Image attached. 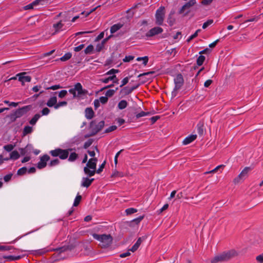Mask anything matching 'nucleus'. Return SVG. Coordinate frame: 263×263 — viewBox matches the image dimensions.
Wrapping results in <instances>:
<instances>
[{
  "label": "nucleus",
  "mask_w": 263,
  "mask_h": 263,
  "mask_svg": "<svg viewBox=\"0 0 263 263\" xmlns=\"http://www.w3.org/2000/svg\"><path fill=\"white\" fill-rule=\"evenodd\" d=\"M238 253L234 249L224 251L218 254L211 259V263H219L227 261L232 258L238 255Z\"/></svg>",
  "instance_id": "nucleus-1"
},
{
  "label": "nucleus",
  "mask_w": 263,
  "mask_h": 263,
  "mask_svg": "<svg viewBox=\"0 0 263 263\" xmlns=\"http://www.w3.org/2000/svg\"><path fill=\"white\" fill-rule=\"evenodd\" d=\"M93 238L100 241V246L102 248H106L112 243L113 238L110 234H98L93 233L92 234Z\"/></svg>",
  "instance_id": "nucleus-2"
},
{
  "label": "nucleus",
  "mask_w": 263,
  "mask_h": 263,
  "mask_svg": "<svg viewBox=\"0 0 263 263\" xmlns=\"http://www.w3.org/2000/svg\"><path fill=\"white\" fill-rule=\"evenodd\" d=\"M76 247V245L73 243L69 244L67 246H64L62 247L57 248L55 249H53L52 250H48L46 248L39 249L37 250L34 251L35 254L37 255H42L46 253L49 252V251H55L57 252H58L59 254L64 252L66 251L69 250L71 251L73 249H74Z\"/></svg>",
  "instance_id": "nucleus-3"
},
{
  "label": "nucleus",
  "mask_w": 263,
  "mask_h": 263,
  "mask_svg": "<svg viewBox=\"0 0 263 263\" xmlns=\"http://www.w3.org/2000/svg\"><path fill=\"white\" fill-rule=\"evenodd\" d=\"M69 92L73 95V98H75L86 96L88 93V91L86 89H83L81 84L78 82L74 85V88L69 90Z\"/></svg>",
  "instance_id": "nucleus-4"
},
{
  "label": "nucleus",
  "mask_w": 263,
  "mask_h": 263,
  "mask_svg": "<svg viewBox=\"0 0 263 263\" xmlns=\"http://www.w3.org/2000/svg\"><path fill=\"white\" fill-rule=\"evenodd\" d=\"M105 125L104 121L102 120L97 124L96 120H92L90 122L89 128L92 131V135H96L101 131Z\"/></svg>",
  "instance_id": "nucleus-5"
},
{
  "label": "nucleus",
  "mask_w": 263,
  "mask_h": 263,
  "mask_svg": "<svg viewBox=\"0 0 263 263\" xmlns=\"http://www.w3.org/2000/svg\"><path fill=\"white\" fill-rule=\"evenodd\" d=\"M165 16V8L163 6L159 7L156 12L155 23L157 25H162L163 23Z\"/></svg>",
  "instance_id": "nucleus-6"
},
{
  "label": "nucleus",
  "mask_w": 263,
  "mask_h": 263,
  "mask_svg": "<svg viewBox=\"0 0 263 263\" xmlns=\"http://www.w3.org/2000/svg\"><path fill=\"white\" fill-rule=\"evenodd\" d=\"M252 170L251 167H246L239 175L234 179L235 183H238L240 180H243L248 177V173Z\"/></svg>",
  "instance_id": "nucleus-7"
},
{
  "label": "nucleus",
  "mask_w": 263,
  "mask_h": 263,
  "mask_svg": "<svg viewBox=\"0 0 263 263\" xmlns=\"http://www.w3.org/2000/svg\"><path fill=\"white\" fill-rule=\"evenodd\" d=\"M32 109V106L31 105H26L23 106L21 108H19L18 109L15 110L14 112L16 115L17 118H21L25 114H26L27 112L30 111Z\"/></svg>",
  "instance_id": "nucleus-8"
},
{
  "label": "nucleus",
  "mask_w": 263,
  "mask_h": 263,
  "mask_svg": "<svg viewBox=\"0 0 263 263\" xmlns=\"http://www.w3.org/2000/svg\"><path fill=\"white\" fill-rule=\"evenodd\" d=\"M163 31V29L161 27L158 26L155 27L147 31L145 34V36L147 37H151L161 33Z\"/></svg>",
  "instance_id": "nucleus-9"
},
{
  "label": "nucleus",
  "mask_w": 263,
  "mask_h": 263,
  "mask_svg": "<svg viewBox=\"0 0 263 263\" xmlns=\"http://www.w3.org/2000/svg\"><path fill=\"white\" fill-rule=\"evenodd\" d=\"M175 89H180L184 84V79L181 73H178L174 79Z\"/></svg>",
  "instance_id": "nucleus-10"
},
{
  "label": "nucleus",
  "mask_w": 263,
  "mask_h": 263,
  "mask_svg": "<svg viewBox=\"0 0 263 263\" xmlns=\"http://www.w3.org/2000/svg\"><path fill=\"white\" fill-rule=\"evenodd\" d=\"M50 159V157L47 155H44L40 158V161L37 164V167L39 169H42L47 165V162Z\"/></svg>",
  "instance_id": "nucleus-11"
},
{
  "label": "nucleus",
  "mask_w": 263,
  "mask_h": 263,
  "mask_svg": "<svg viewBox=\"0 0 263 263\" xmlns=\"http://www.w3.org/2000/svg\"><path fill=\"white\" fill-rule=\"evenodd\" d=\"M26 72H23L16 74V76L18 77V80L22 82V85H24V83L30 82L31 80V77L29 76H25Z\"/></svg>",
  "instance_id": "nucleus-12"
},
{
  "label": "nucleus",
  "mask_w": 263,
  "mask_h": 263,
  "mask_svg": "<svg viewBox=\"0 0 263 263\" xmlns=\"http://www.w3.org/2000/svg\"><path fill=\"white\" fill-rule=\"evenodd\" d=\"M196 3V0H190L188 2L186 3L179 10L178 13L179 14L183 13L185 10L186 9H189L190 7H192Z\"/></svg>",
  "instance_id": "nucleus-13"
},
{
  "label": "nucleus",
  "mask_w": 263,
  "mask_h": 263,
  "mask_svg": "<svg viewBox=\"0 0 263 263\" xmlns=\"http://www.w3.org/2000/svg\"><path fill=\"white\" fill-rule=\"evenodd\" d=\"M109 81H112L113 83L118 84L119 80L118 78H117L115 74L112 75L111 76H110L106 78L100 79L101 82L106 84L108 83L109 82Z\"/></svg>",
  "instance_id": "nucleus-14"
},
{
  "label": "nucleus",
  "mask_w": 263,
  "mask_h": 263,
  "mask_svg": "<svg viewBox=\"0 0 263 263\" xmlns=\"http://www.w3.org/2000/svg\"><path fill=\"white\" fill-rule=\"evenodd\" d=\"M146 238L145 236H142L139 237L137 240L136 242L133 246V247L129 249V251L134 252L137 250L139 246H140L142 242Z\"/></svg>",
  "instance_id": "nucleus-15"
},
{
  "label": "nucleus",
  "mask_w": 263,
  "mask_h": 263,
  "mask_svg": "<svg viewBox=\"0 0 263 263\" xmlns=\"http://www.w3.org/2000/svg\"><path fill=\"white\" fill-rule=\"evenodd\" d=\"M98 159L97 158H92L90 159L86 164V167H89L91 170H96L97 166V162Z\"/></svg>",
  "instance_id": "nucleus-16"
},
{
  "label": "nucleus",
  "mask_w": 263,
  "mask_h": 263,
  "mask_svg": "<svg viewBox=\"0 0 263 263\" xmlns=\"http://www.w3.org/2000/svg\"><path fill=\"white\" fill-rule=\"evenodd\" d=\"M33 149V146L31 144H28L25 148H21L20 149L21 155L24 156L27 154L31 153Z\"/></svg>",
  "instance_id": "nucleus-17"
},
{
  "label": "nucleus",
  "mask_w": 263,
  "mask_h": 263,
  "mask_svg": "<svg viewBox=\"0 0 263 263\" xmlns=\"http://www.w3.org/2000/svg\"><path fill=\"white\" fill-rule=\"evenodd\" d=\"M73 150V148H70L66 149H61L60 154L59 155V158L61 159L64 160L68 158L69 155V152H71Z\"/></svg>",
  "instance_id": "nucleus-18"
},
{
  "label": "nucleus",
  "mask_w": 263,
  "mask_h": 263,
  "mask_svg": "<svg viewBox=\"0 0 263 263\" xmlns=\"http://www.w3.org/2000/svg\"><path fill=\"white\" fill-rule=\"evenodd\" d=\"M94 180V178L89 179L87 177H83L81 183V186L88 187Z\"/></svg>",
  "instance_id": "nucleus-19"
},
{
  "label": "nucleus",
  "mask_w": 263,
  "mask_h": 263,
  "mask_svg": "<svg viewBox=\"0 0 263 263\" xmlns=\"http://www.w3.org/2000/svg\"><path fill=\"white\" fill-rule=\"evenodd\" d=\"M85 117L87 119H91L95 115V112L91 107H87L85 110Z\"/></svg>",
  "instance_id": "nucleus-20"
},
{
  "label": "nucleus",
  "mask_w": 263,
  "mask_h": 263,
  "mask_svg": "<svg viewBox=\"0 0 263 263\" xmlns=\"http://www.w3.org/2000/svg\"><path fill=\"white\" fill-rule=\"evenodd\" d=\"M197 138L196 135H191L186 137L183 141V144L184 145H187L191 143L192 142L194 141Z\"/></svg>",
  "instance_id": "nucleus-21"
},
{
  "label": "nucleus",
  "mask_w": 263,
  "mask_h": 263,
  "mask_svg": "<svg viewBox=\"0 0 263 263\" xmlns=\"http://www.w3.org/2000/svg\"><path fill=\"white\" fill-rule=\"evenodd\" d=\"M57 102V98L55 96H52L50 98V99L48 100L47 102L46 103V105L49 107H54V106H56Z\"/></svg>",
  "instance_id": "nucleus-22"
},
{
  "label": "nucleus",
  "mask_w": 263,
  "mask_h": 263,
  "mask_svg": "<svg viewBox=\"0 0 263 263\" xmlns=\"http://www.w3.org/2000/svg\"><path fill=\"white\" fill-rule=\"evenodd\" d=\"M132 90H131L130 87L127 86L124 87L120 91V94L121 95L122 97H125L130 94L132 92Z\"/></svg>",
  "instance_id": "nucleus-23"
},
{
  "label": "nucleus",
  "mask_w": 263,
  "mask_h": 263,
  "mask_svg": "<svg viewBox=\"0 0 263 263\" xmlns=\"http://www.w3.org/2000/svg\"><path fill=\"white\" fill-rule=\"evenodd\" d=\"M123 26V24L121 23H118L114 24L110 28V33L113 34L119 30Z\"/></svg>",
  "instance_id": "nucleus-24"
},
{
  "label": "nucleus",
  "mask_w": 263,
  "mask_h": 263,
  "mask_svg": "<svg viewBox=\"0 0 263 263\" xmlns=\"http://www.w3.org/2000/svg\"><path fill=\"white\" fill-rule=\"evenodd\" d=\"M22 256L18 255V256H12V255H8V256H3V258L7 259V261H12V260H19L22 258Z\"/></svg>",
  "instance_id": "nucleus-25"
},
{
  "label": "nucleus",
  "mask_w": 263,
  "mask_h": 263,
  "mask_svg": "<svg viewBox=\"0 0 263 263\" xmlns=\"http://www.w3.org/2000/svg\"><path fill=\"white\" fill-rule=\"evenodd\" d=\"M197 133L200 136H202L204 132V124L202 122H199L197 125Z\"/></svg>",
  "instance_id": "nucleus-26"
},
{
  "label": "nucleus",
  "mask_w": 263,
  "mask_h": 263,
  "mask_svg": "<svg viewBox=\"0 0 263 263\" xmlns=\"http://www.w3.org/2000/svg\"><path fill=\"white\" fill-rule=\"evenodd\" d=\"M89 167H84V172L89 177L93 176L96 173V169L90 170Z\"/></svg>",
  "instance_id": "nucleus-27"
},
{
  "label": "nucleus",
  "mask_w": 263,
  "mask_h": 263,
  "mask_svg": "<svg viewBox=\"0 0 263 263\" xmlns=\"http://www.w3.org/2000/svg\"><path fill=\"white\" fill-rule=\"evenodd\" d=\"M33 131L32 127L30 126H25L23 130V136L24 137L28 134H31Z\"/></svg>",
  "instance_id": "nucleus-28"
},
{
  "label": "nucleus",
  "mask_w": 263,
  "mask_h": 263,
  "mask_svg": "<svg viewBox=\"0 0 263 263\" xmlns=\"http://www.w3.org/2000/svg\"><path fill=\"white\" fill-rule=\"evenodd\" d=\"M128 105L127 102L125 100H122L118 104V107L119 109L122 110L125 109Z\"/></svg>",
  "instance_id": "nucleus-29"
},
{
  "label": "nucleus",
  "mask_w": 263,
  "mask_h": 263,
  "mask_svg": "<svg viewBox=\"0 0 263 263\" xmlns=\"http://www.w3.org/2000/svg\"><path fill=\"white\" fill-rule=\"evenodd\" d=\"M94 51V47L92 45H88L84 50L85 54H90L93 53Z\"/></svg>",
  "instance_id": "nucleus-30"
},
{
  "label": "nucleus",
  "mask_w": 263,
  "mask_h": 263,
  "mask_svg": "<svg viewBox=\"0 0 263 263\" xmlns=\"http://www.w3.org/2000/svg\"><path fill=\"white\" fill-rule=\"evenodd\" d=\"M20 156V155L17 151H13L10 153V159L15 160L18 159Z\"/></svg>",
  "instance_id": "nucleus-31"
},
{
  "label": "nucleus",
  "mask_w": 263,
  "mask_h": 263,
  "mask_svg": "<svg viewBox=\"0 0 263 263\" xmlns=\"http://www.w3.org/2000/svg\"><path fill=\"white\" fill-rule=\"evenodd\" d=\"M174 12H172L168 15L167 18V22L169 24L170 26H172L175 22V18L172 17V15L174 14Z\"/></svg>",
  "instance_id": "nucleus-32"
},
{
  "label": "nucleus",
  "mask_w": 263,
  "mask_h": 263,
  "mask_svg": "<svg viewBox=\"0 0 263 263\" xmlns=\"http://www.w3.org/2000/svg\"><path fill=\"white\" fill-rule=\"evenodd\" d=\"M40 117L41 115L39 114H36L29 121V123L32 125H35Z\"/></svg>",
  "instance_id": "nucleus-33"
},
{
  "label": "nucleus",
  "mask_w": 263,
  "mask_h": 263,
  "mask_svg": "<svg viewBox=\"0 0 263 263\" xmlns=\"http://www.w3.org/2000/svg\"><path fill=\"white\" fill-rule=\"evenodd\" d=\"M205 58L203 55H200L197 59V65L199 66H201L204 62Z\"/></svg>",
  "instance_id": "nucleus-34"
},
{
  "label": "nucleus",
  "mask_w": 263,
  "mask_h": 263,
  "mask_svg": "<svg viewBox=\"0 0 263 263\" xmlns=\"http://www.w3.org/2000/svg\"><path fill=\"white\" fill-rule=\"evenodd\" d=\"M78 154L75 152L71 153L69 157L68 161L70 162H73L78 158Z\"/></svg>",
  "instance_id": "nucleus-35"
},
{
  "label": "nucleus",
  "mask_w": 263,
  "mask_h": 263,
  "mask_svg": "<svg viewBox=\"0 0 263 263\" xmlns=\"http://www.w3.org/2000/svg\"><path fill=\"white\" fill-rule=\"evenodd\" d=\"M63 25H64L62 23V21H61L56 24H54L53 25V27L54 28L55 32H58L63 27Z\"/></svg>",
  "instance_id": "nucleus-36"
},
{
  "label": "nucleus",
  "mask_w": 263,
  "mask_h": 263,
  "mask_svg": "<svg viewBox=\"0 0 263 263\" xmlns=\"http://www.w3.org/2000/svg\"><path fill=\"white\" fill-rule=\"evenodd\" d=\"M72 57V54L70 52H67L65 53L63 57H62L60 59L61 61H66L70 59Z\"/></svg>",
  "instance_id": "nucleus-37"
},
{
  "label": "nucleus",
  "mask_w": 263,
  "mask_h": 263,
  "mask_svg": "<svg viewBox=\"0 0 263 263\" xmlns=\"http://www.w3.org/2000/svg\"><path fill=\"white\" fill-rule=\"evenodd\" d=\"M118 89V88L117 87L116 88V89H109L108 90L106 93H105V96L107 98L108 97H111L114 96V95L115 94V92Z\"/></svg>",
  "instance_id": "nucleus-38"
},
{
  "label": "nucleus",
  "mask_w": 263,
  "mask_h": 263,
  "mask_svg": "<svg viewBox=\"0 0 263 263\" xmlns=\"http://www.w3.org/2000/svg\"><path fill=\"white\" fill-rule=\"evenodd\" d=\"M144 215L140 216L139 217L134 219L133 220L130 221V223H134L136 225H138V224L141 221V220L144 218Z\"/></svg>",
  "instance_id": "nucleus-39"
},
{
  "label": "nucleus",
  "mask_w": 263,
  "mask_h": 263,
  "mask_svg": "<svg viewBox=\"0 0 263 263\" xmlns=\"http://www.w3.org/2000/svg\"><path fill=\"white\" fill-rule=\"evenodd\" d=\"M61 148H58L54 150L51 151L50 152V154L53 157H58L59 156L60 154Z\"/></svg>",
  "instance_id": "nucleus-40"
},
{
  "label": "nucleus",
  "mask_w": 263,
  "mask_h": 263,
  "mask_svg": "<svg viewBox=\"0 0 263 263\" xmlns=\"http://www.w3.org/2000/svg\"><path fill=\"white\" fill-rule=\"evenodd\" d=\"M37 1H33L31 3L25 6L24 7V10H29L32 9L34 6H36V3H37Z\"/></svg>",
  "instance_id": "nucleus-41"
},
{
  "label": "nucleus",
  "mask_w": 263,
  "mask_h": 263,
  "mask_svg": "<svg viewBox=\"0 0 263 263\" xmlns=\"http://www.w3.org/2000/svg\"><path fill=\"white\" fill-rule=\"evenodd\" d=\"M27 171V168L26 167H23L20 168L17 172V175L19 176H22L25 175Z\"/></svg>",
  "instance_id": "nucleus-42"
},
{
  "label": "nucleus",
  "mask_w": 263,
  "mask_h": 263,
  "mask_svg": "<svg viewBox=\"0 0 263 263\" xmlns=\"http://www.w3.org/2000/svg\"><path fill=\"white\" fill-rule=\"evenodd\" d=\"M81 199H82V196L79 194L77 195V196H76V197L74 199L73 206H78L79 204Z\"/></svg>",
  "instance_id": "nucleus-43"
},
{
  "label": "nucleus",
  "mask_w": 263,
  "mask_h": 263,
  "mask_svg": "<svg viewBox=\"0 0 263 263\" xmlns=\"http://www.w3.org/2000/svg\"><path fill=\"white\" fill-rule=\"evenodd\" d=\"M151 113L150 112H145L143 111H142L141 112L137 114L136 115V119H138L142 117L145 116H148L151 115Z\"/></svg>",
  "instance_id": "nucleus-44"
},
{
  "label": "nucleus",
  "mask_w": 263,
  "mask_h": 263,
  "mask_svg": "<svg viewBox=\"0 0 263 263\" xmlns=\"http://www.w3.org/2000/svg\"><path fill=\"white\" fill-rule=\"evenodd\" d=\"M93 142V140L92 139H88L86 142L84 143L83 148L84 149H87L92 144Z\"/></svg>",
  "instance_id": "nucleus-45"
},
{
  "label": "nucleus",
  "mask_w": 263,
  "mask_h": 263,
  "mask_svg": "<svg viewBox=\"0 0 263 263\" xmlns=\"http://www.w3.org/2000/svg\"><path fill=\"white\" fill-rule=\"evenodd\" d=\"M224 167H225V165H222V164L219 165L217 166V167H216L214 169L212 170V171L205 172V174L215 173V172H217L218 170H219L220 168H223Z\"/></svg>",
  "instance_id": "nucleus-46"
},
{
  "label": "nucleus",
  "mask_w": 263,
  "mask_h": 263,
  "mask_svg": "<svg viewBox=\"0 0 263 263\" xmlns=\"http://www.w3.org/2000/svg\"><path fill=\"white\" fill-rule=\"evenodd\" d=\"M137 212V210L136 209L133 208H128V209H126V210H125V213L127 215H131V214H134Z\"/></svg>",
  "instance_id": "nucleus-47"
},
{
  "label": "nucleus",
  "mask_w": 263,
  "mask_h": 263,
  "mask_svg": "<svg viewBox=\"0 0 263 263\" xmlns=\"http://www.w3.org/2000/svg\"><path fill=\"white\" fill-rule=\"evenodd\" d=\"M67 102L65 101L59 102V103L57 102L56 106H54L55 109H58L62 106H64L67 105Z\"/></svg>",
  "instance_id": "nucleus-48"
},
{
  "label": "nucleus",
  "mask_w": 263,
  "mask_h": 263,
  "mask_svg": "<svg viewBox=\"0 0 263 263\" xmlns=\"http://www.w3.org/2000/svg\"><path fill=\"white\" fill-rule=\"evenodd\" d=\"M132 76H128L124 78L122 81H121V84L120 85V87H122L123 86H125L126 84H127L129 81V80L130 78H131Z\"/></svg>",
  "instance_id": "nucleus-49"
},
{
  "label": "nucleus",
  "mask_w": 263,
  "mask_h": 263,
  "mask_svg": "<svg viewBox=\"0 0 263 263\" xmlns=\"http://www.w3.org/2000/svg\"><path fill=\"white\" fill-rule=\"evenodd\" d=\"M59 163H60V160L58 158H57V159L51 160L50 162V163H49V166L52 167L53 166L57 165Z\"/></svg>",
  "instance_id": "nucleus-50"
},
{
  "label": "nucleus",
  "mask_w": 263,
  "mask_h": 263,
  "mask_svg": "<svg viewBox=\"0 0 263 263\" xmlns=\"http://www.w3.org/2000/svg\"><path fill=\"white\" fill-rule=\"evenodd\" d=\"M213 23V20H212V19L208 20L206 22H205V23H203V24L202 25V28L203 29H206L209 26L211 25Z\"/></svg>",
  "instance_id": "nucleus-51"
},
{
  "label": "nucleus",
  "mask_w": 263,
  "mask_h": 263,
  "mask_svg": "<svg viewBox=\"0 0 263 263\" xmlns=\"http://www.w3.org/2000/svg\"><path fill=\"white\" fill-rule=\"evenodd\" d=\"M119 69H111L110 70H109V71H108L105 74V75H114L115 74V73H118L119 72Z\"/></svg>",
  "instance_id": "nucleus-52"
},
{
  "label": "nucleus",
  "mask_w": 263,
  "mask_h": 263,
  "mask_svg": "<svg viewBox=\"0 0 263 263\" xmlns=\"http://www.w3.org/2000/svg\"><path fill=\"white\" fill-rule=\"evenodd\" d=\"M117 128V127L116 125H112L109 127L108 128H106L105 130L104 133H109L110 132H111L112 131L115 130Z\"/></svg>",
  "instance_id": "nucleus-53"
},
{
  "label": "nucleus",
  "mask_w": 263,
  "mask_h": 263,
  "mask_svg": "<svg viewBox=\"0 0 263 263\" xmlns=\"http://www.w3.org/2000/svg\"><path fill=\"white\" fill-rule=\"evenodd\" d=\"M13 148H14V145H13L12 144H11L6 145L4 146V148L5 149V150H6V151H7L8 152L12 151V149H13Z\"/></svg>",
  "instance_id": "nucleus-54"
},
{
  "label": "nucleus",
  "mask_w": 263,
  "mask_h": 263,
  "mask_svg": "<svg viewBox=\"0 0 263 263\" xmlns=\"http://www.w3.org/2000/svg\"><path fill=\"white\" fill-rule=\"evenodd\" d=\"M104 48V45L101 43L98 44L96 46V50L98 52H100Z\"/></svg>",
  "instance_id": "nucleus-55"
},
{
  "label": "nucleus",
  "mask_w": 263,
  "mask_h": 263,
  "mask_svg": "<svg viewBox=\"0 0 263 263\" xmlns=\"http://www.w3.org/2000/svg\"><path fill=\"white\" fill-rule=\"evenodd\" d=\"M10 119V120H11V122H15L17 118L16 115L15 114V113L14 112V111L9 116Z\"/></svg>",
  "instance_id": "nucleus-56"
},
{
  "label": "nucleus",
  "mask_w": 263,
  "mask_h": 263,
  "mask_svg": "<svg viewBox=\"0 0 263 263\" xmlns=\"http://www.w3.org/2000/svg\"><path fill=\"white\" fill-rule=\"evenodd\" d=\"M61 88H62V87L60 85L58 84V85H53L50 87H46L45 89L47 90H48V89L57 90V89H60Z\"/></svg>",
  "instance_id": "nucleus-57"
},
{
  "label": "nucleus",
  "mask_w": 263,
  "mask_h": 263,
  "mask_svg": "<svg viewBox=\"0 0 263 263\" xmlns=\"http://www.w3.org/2000/svg\"><path fill=\"white\" fill-rule=\"evenodd\" d=\"M0 248L1 251H5L11 250L12 247L9 246H0Z\"/></svg>",
  "instance_id": "nucleus-58"
},
{
  "label": "nucleus",
  "mask_w": 263,
  "mask_h": 263,
  "mask_svg": "<svg viewBox=\"0 0 263 263\" xmlns=\"http://www.w3.org/2000/svg\"><path fill=\"white\" fill-rule=\"evenodd\" d=\"M67 94V91L66 90H62L59 92V97L60 98H64Z\"/></svg>",
  "instance_id": "nucleus-59"
},
{
  "label": "nucleus",
  "mask_w": 263,
  "mask_h": 263,
  "mask_svg": "<svg viewBox=\"0 0 263 263\" xmlns=\"http://www.w3.org/2000/svg\"><path fill=\"white\" fill-rule=\"evenodd\" d=\"M13 174L12 173H10L9 174L6 175L4 177V180L5 182H8L11 180V178L12 177Z\"/></svg>",
  "instance_id": "nucleus-60"
},
{
  "label": "nucleus",
  "mask_w": 263,
  "mask_h": 263,
  "mask_svg": "<svg viewBox=\"0 0 263 263\" xmlns=\"http://www.w3.org/2000/svg\"><path fill=\"white\" fill-rule=\"evenodd\" d=\"M105 164H106V161H104L103 162V163L100 166L99 168L97 170H96V173H98V174L101 173L103 171V170L105 167Z\"/></svg>",
  "instance_id": "nucleus-61"
},
{
  "label": "nucleus",
  "mask_w": 263,
  "mask_h": 263,
  "mask_svg": "<svg viewBox=\"0 0 263 263\" xmlns=\"http://www.w3.org/2000/svg\"><path fill=\"white\" fill-rule=\"evenodd\" d=\"M108 100V98H107L106 96H105V97L102 96V97H100L99 101L102 104H104L107 102Z\"/></svg>",
  "instance_id": "nucleus-62"
},
{
  "label": "nucleus",
  "mask_w": 263,
  "mask_h": 263,
  "mask_svg": "<svg viewBox=\"0 0 263 263\" xmlns=\"http://www.w3.org/2000/svg\"><path fill=\"white\" fill-rule=\"evenodd\" d=\"M41 112L43 116L47 115L50 112V109L47 107H45L42 110Z\"/></svg>",
  "instance_id": "nucleus-63"
},
{
  "label": "nucleus",
  "mask_w": 263,
  "mask_h": 263,
  "mask_svg": "<svg viewBox=\"0 0 263 263\" xmlns=\"http://www.w3.org/2000/svg\"><path fill=\"white\" fill-rule=\"evenodd\" d=\"M211 52V49H209V48H206L204 49H203V50L200 51L199 52V54L202 55L203 54L210 53Z\"/></svg>",
  "instance_id": "nucleus-64"
}]
</instances>
